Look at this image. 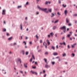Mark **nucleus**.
<instances>
[{"label": "nucleus", "mask_w": 77, "mask_h": 77, "mask_svg": "<svg viewBox=\"0 0 77 77\" xmlns=\"http://www.w3.org/2000/svg\"><path fill=\"white\" fill-rule=\"evenodd\" d=\"M57 14H58V15H60V13H59V12H58L57 13Z\"/></svg>", "instance_id": "obj_64"}, {"label": "nucleus", "mask_w": 77, "mask_h": 77, "mask_svg": "<svg viewBox=\"0 0 77 77\" xmlns=\"http://www.w3.org/2000/svg\"><path fill=\"white\" fill-rule=\"evenodd\" d=\"M44 60L45 61V62H46V63H47V60L45 58L44 59Z\"/></svg>", "instance_id": "obj_27"}, {"label": "nucleus", "mask_w": 77, "mask_h": 77, "mask_svg": "<svg viewBox=\"0 0 77 77\" xmlns=\"http://www.w3.org/2000/svg\"><path fill=\"white\" fill-rule=\"evenodd\" d=\"M77 45V43H74V44H73V45L75 46V45Z\"/></svg>", "instance_id": "obj_45"}, {"label": "nucleus", "mask_w": 77, "mask_h": 77, "mask_svg": "<svg viewBox=\"0 0 77 77\" xmlns=\"http://www.w3.org/2000/svg\"><path fill=\"white\" fill-rule=\"evenodd\" d=\"M56 48L57 49L58 48V45H57L56 46Z\"/></svg>", "instance_id": "obj_50"}, {"label": "nucleus", "mask_w": 77, "mask_h": 77, "mask_svg": "<svg viewBox=\"0 0 77 77\" xmlns=\"http://www.w3.org/2000/svg\"><path fill=\"white\" fill-rule=\"evenodd\" d=\"M70 34H68L67 35V37H70Z\"/></svg>", "instance_id": "obj_48"}, {"label": "nucleus", "mask_w": 77, "mask_h": 77, "mask_svg": "<svg viewBox=\"0 0 77 77\" xmlns=\"http://www.w3.org/2000/svg\"><path fill=\"white\" fill-rule=\"evenodd\" d=\"M13 37H11L10 38H9L8 39H12Z\"/></svg>", "instance_id": "obj_52"}, {"label": "nucleus", "mask_w": 77, "mask_h": 77, "mask_svg": "<svg viewBox=\"0 0 77 77\" xmlns=\"http://www.w3.org/2000/svg\"><path fill=\"white\" fill-rule=\"evenodd\" d=\"M60 29L61 30H62L63 29L64 33H66V26H63V27H61L60 28Z\"/></svg>", "instance_id": "obj_1"}, {"label": "nucleus", "mask_w": 77, "mask_h": 77, "mask_svg": "<svg viewBox=\"0 0 77 77\" xmlns=\"http://www.w3.org/2000/svg\"><path fill=\"white\" fill-rule=\"evenodd\" d=\"M73 16H77V14H74L73 15Z\"/></svg>", "instance_id": "obj_59"}, {"label": "nucleus", "mask_w": 77, "mask_h": 77, "mask_svg": "<svg viewBox=\"0 0 77 77\" xmlns=\"http://www.w3.org/2000/svg\"><path fill=\"white\" fill-rule=\"evenodd\" d=\"M32 58H31L29 60V61L30 62H32Z\"/></svg>", "instance_id": "obj_47"}, {"label": "nucleus", "mask_w": 77, "mask_h": 77, "mask_svg": "<svg viewBox=\"0 0 77 77\" xmlns=\"http://www.w3.org/2000/svg\"><path fill=\"white\" fill-rule=\"evenodd\" d=\"M52 65H54L55 64V62H52Z\"/></svg>", "instance_id": "obj_34"}, {"label": "nucleus", "mask_w": 77, "mask_h": 77, "mask_svg": "<svg viewBox=\"0 0 77 77\" xmlns=\"http://www.w3.org/2000/svg\"><path fill=\"white\" fill-rule=\"evenodd\" d=\"M29 4V2H26V5H28Z\"/></svg>", "instance_id": "obj_51"}, {"label": "nucleus", "mask_w": 77, "mask_h": 77, "mask_svg": "<svg viewBox=\"0 0 77 77\" xmlns=\"http://www.w3.org/2000/svg\"><path fill=\"white\" fill-rule=\"evenodd\" d=\"M48 11H49L50 13L51 12H52V9L51 8L48 9Z\"/></svg>", "instance_id": "obj_11"}, {"label": "nucleus", "mask_w": 77, "mask_h": 77, "mask_svg": "<svg viewBox=\"0 0 77 77\" xmlns=\"http://www.w3.org/2000/svg\"><path fill=\"white\" fill-rule=\"evenodd\" d=\"M45 67L46 68L48 69V68H50V66L46 64L45 65Z\"/></svg>", "instance_id": "obj_5"}, {"label": "nucleus", "mask_w": 77, "mask_h": 77, "mask_svg": "<svg viewBox=\"0 0 77 77\" xmlns=\"http://www.w3.org/2000/svg\"><path fill=\"white\" fill-rule=\"evenodd\" d=\"M59 21V20H56V21H55L54 22V23H57V22H58Z\"/></svg>", "instance_id": "obj_21"}, {"label": "nucleus", "mask_w": 77, "mask_h": 77, "mask_svg": "<svg viewBox=\"0 0 77 77\" xmlns=\"http://www.w3.org/2000/svg\"><path fill=\"white\" fill-rule=\"evenodd\" d=\"M58 2L59 3H60V4L61 3V1L60 0H58Z\"/></svg>", "instance_id": "obj_41"}, {"label": "nucleus", "mask_w": 77, "mask_h": 77, "mask_svg": "<svg viewBox=\"0 0 77 77\" xmlns=\"http://www.w3.org/2000/svg\"><path fill=\"white\" fill-rule=\"evenodd\" d=\"M21 7H22V6L21 5L20 6H17V8L19 9L20 8H21Z\"/></svg>", "instance_id": "obj_20"}, {"label": "nucleus", "mask_w": 77, "mask_h": 77, "mask_svg": "<svg viewBox=\"0 0 77 77\" xmlns=\"http://www.w3.org/2000/svg\"><path fill=\"white\" fill-rule=\"evenodd\" d=\"M63 45H66V43H65V42H63Z\"/></svg>", "instance_id": "obj_33"}, {"label": "nucleus", "mask_w": 77, "mask_h": 77, "mask_svg": "<svg viewBox=\"0 0 77 77\" xmlns=\"http://www.w3.org/2000/svg\"><path fill=\"white\" fill-rule=\"evenodd\" d=\"M30 72H31L33 74H35V72L34 71L31 70Z\"/></svg>", "instance_id": "obj_16"}, {"label": "nucleus", "mask_w": 77, "mask_h": 77, "mask_svg": "<svg viewBox=\"0 0 77 77\" xmlns=\"http://www.w3.org/2000/svg\"><path fill=\"white\" fill-rule=\"evenodd\" d=\"M47 43L48 44V45H49L50 44V42L48 40H47L46 41Z\"/></svg>", "instance_id": "obj_10"}, {"label": "nucleus", "mask_w": 77, "mask_h": 77, "mask_svg": "<svg viewBox=\"0 0 77 77\" xmlns=\"http://www.w3.org/2000/svg\"><path fill=\"white\" fill-rule=\"evenodd\" d=\"M25 19L26 20H27V17H26L25 18Z\"/></svg>", "instance_id": "obj_63"}, {"label": "nucleus", "mask_w": 77, "mask_h": 77, "mask_svg": "<svg viewBox=\"0 0 77 77\" xmlns=\"http://www.w3.org/2000/svg\"><path fill=\"white\" fill-rule=\"evenodd\" d=\"M20 62V63H22V61L20 59L18 58L17 60V62Z\"/></svg>", "instance_id": "obj_6"}, {"label": "nucleus", "mask_w": 77, "mask_h": 77, "mask_svg": "<svg viewBox=\"0 0 77 77\" xmlns=\"http://www.w3.org/2000/svg\"><path fill=\"white\" fill-rule=\"evenodd\" d=\"M37 7H38V8L39 9L42 10V8H40V6H38Z\"/></svg>", "instance_id": "obj_39"}, {"label": "nucleus", "mask_w": 77, "mask_h": 77, "mask_svg": "<svg viewBox=\"0 0 77 77\" xmlns=\"http://www.w3.org/2000/svg\"><path fill=\"white\" fill-rule=\"evenodd\" d=\"M3 32H6V29H3Z\"/></svg>", "instance_id": "obj_32"}, {"label": "nucleus", "mask_w": 77, "mask_h": 77, "mask_svg": "<svg viewBox=\"0 0 77 77\" xmlns=\"http://www.w3.org/2000/svg\"><path fill=\"white\" fill-rule=\"evenodd\" d=\"M48 52L47 51L45 53V55H48Z\"/></svg>", "instance_id": "obj_19"}, {"label": "nucleus", "mask_w": 77, "mask_h": 77, "mask_svg": "<svg viewBox=\"0 0 77 77\" xmlns=\"http://www.w3.org/2000/svg\"><path fill=\"white\" fill-rule=\"evenodd\" d=\"M74 46L73 45H72V48H74Z\"/></svg>", "instance_id": "obj_54"}, {"label": "nucleus", "mask_w": 77, "mask_h": 77, "mask_svg": "<svg viewBox=\"0 0 77 77\" xmlns=\"http://www.w3.org/2000/svg\"><path fill=\"white\" fill-rule=\"evenodd\" d=\"M5 11H6L5 10H3L2 11V15H5L6 14Z\"/></svg>", "instance_id": "obj_4"}, {"label": "nucleus", "mask_w": 77, "mask_h": 77, "mask_svg": "<svg viewBox=\"0 0 77 77\" xmlns=\"http://www.w3.org/2000/svg\"><path fill=\"white\" fill-rule=\"evenodd\" d=\"M47 10V9L46 8H45V9H44L43 8H42V9H41L42 10L45 11L46 13H48L49 12V11H46Z\"/></svg>", "instance_id": "obj_2"}, {"label": "nucleus", "mask_w": 77, "mask_h": 77, "mask_svg": "<svg viewBox=\"0 0 77 77\" xmlns=\"http://www.w3.org/2000/svg\"><path fill=\"white\" fill-rule=\"evenodd\" d=\"M35 37H36V38H37V39H38V35H35Z\"/></svg>", "instance_id": "obj_36"}, {"label": "nucleus", "mask_w": 77, "mask_h": 77, "mask_svg": "<svg viewBox=\"0 0 77 77\" xmlns=\"http://www.w3.org/2000/svg\"><path fill=\"white\" fill-rule=\"evenodd\" d=\"M42 49H40L38 50V52H42Z\"/></svg>", "instance_id": "obj_25"}, {"label": "nucleus", "mask_w": 77, "mask_h": 77, "mask_svg": "<svg viewBox=\"0 0 77 77\" xmlns=\"http://www.w3.org/2000/svg\"><path fill=\"white\" fill-rule=\"evenodd\" d=\"M40 43H42L43 42L42 40H40Z\"/></svg>", "instance_id": "obj_35"}, {"label": "nucleus", "mask_w": 77, "mask_h": 77, "mask_svg": "<svg viewBox=\"0 0 77 77\" xmlns=\"http://www.w3.org/2000/svg\"><path fill=\"white\" fill-rule=\"evenodd\" d=\"M20 72L22 74H23V71H20Z\"/></svg>", "instance_id": "obj_53"}, {"label": "nucleus", "mask_w": 77, "mask_h": 77, "mask_svg": "<svg viewBox=\"0 0 77 77\" xmlns=\"http://www.w3.org/2000/svg\"><path fill=\"white\" fill-rule=\"evenodd\" d=\"M29 44L30 45H31L32 44V41H31V42H29Z\"/></svg>", "instance_id": "obj_40"}, {"label": "nucleus", "mask_w": 77, "mask_h": 77, "mask_svg": "<svg viewBox=\"0 0 77 77\" xmlns=\"http://www.w3.org/2000/svg\"><path fill=\"white\" fill-rule=\"evenodd\" d=\"M6 35L7 36H9V34L8 33L6 32Z\"/></svg>", "instance_id": "obj_43"}, {"label": "nucleus", "mask_w": 77, "mask_h": 77, "mask_svg": "<svg viewBox=\"0 0 77 77\" xmlns=\"http://www.w3.org/2000/svg\"><path fill=\"white\" fill-rule=\"evenodd\" d=\"M24 66L25 68H27V65H26V63H24Z\"/></svg>", "instance_id": "obj_18"}, {"label": "nucleus", "mask_w": 77, "mask_h": 77, "mask_svg": "<svg viewBox=\"0 0 77 77\" xmlns=\"http://www.w3.org/2000/svg\"><path fill=\"white\" fill-rule=\"evenodd\" d=\"M34 74H35L36 75H38V73L37 72H35Z\"/></svg>", "instance_id": "obj_44"}, {"label": "nucleus", "mask_w": 77, "mask_h": 77, "mask_svg": "<svg viewBox=\"0 0 77 77\" xmlns=\"http://www.w3.org/2000/svg\"><path fill=\"white\" fill-rule=\"evenodd\" d=\"M21 52L22 53L23 55L24 54V51L23 50H22L21 51Z\"/></svg>", "instance_id": "obj_14"}, {"label": "nucleus", "mask_w": 77, "mask_h": 77, "mask_svg": "<svg viewBox=\"0 0 77 77\" xmlns=\"http://www.w3.org/2000/svg\"><path fill=\"white\" fill-rule=\"evenodd\" d=\"M39 14V13L38 12H36V14Z\"/></svg>", "instance_id": "obj_60"}, {"label": "nucleus", "mask_w": 77, "mask_h": 77, "mask_svg": "<svg viewBox=\"0 0 77 77\" xmlns=\"http://www.w3.org/2000/svg\"><path fill=\"white\" fill-rule=\"evenodd\" d=\"M67 10H65L64 11V13H65V15H67Z\"/></svg>", "instance_id": "obj_12"}, {"label": "nucleus", "mask_w": 77, "mask_h": 77, "mask_svg": "<svg viewBox=\"0 0 77 77\" xmlns=\"http://www.w3.org/2000/svg\"><path fill=\"white\" fill-rule=\"evenodd\" d=\"M46 74H45L44 75V77H46Z\"/></svg>", "instance_id": "obj_62"}, {"label": "nucleus", "mask_w": 77, "mask_h": 77, "mask_svg": "<svg viewBox=\"0 0 77 77\" xmlns=\"http://www.w3.org/2000/svg\"><path fill=\"white\" fill-rule=\"evenodd\" d=\"M53 55L55 56H57L58 55V53H57V52H54L53 53Z\"/></svg>", "instance_id": "obj_9"}, {"label": "nucleus", "mask_w": 77, "mask_h": 77, "mask_svg": "<svg viewBox=\"0 0 77 77\" xmlns=\"http://www.w3.org/2000/svg\"><path fill=\"white\" fill-rule=\"evenodd\" d=\"M70 48V46L69 45H67V48L68 49H69Z\"/></svg>", "instance_id": "obj_26"}, {"label": "nucleus", "mask_w": 77, "mask_h": 77, "mask_svg": "<svg viewBox=\"0 0 77 77\" xmlns=\"http://www.w3.org/2000/svg\"><path fill=\"white\" fill-rule=\"evenodd\" d=\"M43 45H45V48H47L48 45H47L46 42H44L43 43Z\"/></svg>", "instance_id": "obj_3"}, {"label": "nucleus", "mask_w": 77, "mask_h": 77, "mask_svg": "<svg viewBox=\"0 0 77 77\" xmlns=\"http://www.w3.org/2000/svg\"><path fill=\"white\" fill-rule=\"evenodd\" d=\"M49 2L46 1L45 3V5H48V3Z\"/></svg>", "instance_id": "obj_15"}, {"label": "nucleus", "mask_w": 77, "mask_h": 77, "mask_svg": "<svg viewBox=\"0 0 77 77\" xmlns=\"http://www.w3.org/2000/svg\"><path fill=\"white\" fill-rule=\"evenodd\" d=\"M66 6H67L66 5H64V4L63 5V6L64 8L66 7Z\"/></svg>", "instance_id": "obj_28"}, {"label": "nucleus", "mask_w": 77, "mask_h": 77, "mask_svg": "<svg viewBox=\"0 0 77 77\" xmlns=\"http://www.w3.org/2000/svg\"><path fill=\"white\" fill-rule=\"evenodd\" d=\"M55 16V15L54 13H52L51 14V17H54Z\"/></svg>", "instance_id": "obj_17"}, {"label": "nucleus", "mask_w": 77, "mask_h": 77, "mask_svg": "<svg viewBox=\"0 0 77 77\" xmlns=\"http://www.w3.org/2000/svg\"><path fill=\"white\" fill-rule=\"evenodd\" d=\"M13 45L14 46H15V45H17V43H14Z\"/></svg>", "instance_id": "obj_42"}, {"label": "nucleus", "mask_w": 77, "mask_h": 77, "mask_svg": "<svg viewBox=\"0 0 77 77\" xmlns=\"http://www.w3.org/2000/svg\"><path fill=\"white\" fill-rule=\"evenodd\" d=\"M69 28H67V31H69Z\"/></svg>", "instance_id": "obj_61"}, {"label": "nucleus", "mask_w": 77, "mask_h": 77, "mask_svg": "<svg viewBox=\"0 0 77 77\" xmlns=\"http://www.w3.org/2000/svg\"><path fill=\"white\" fill-rule=\"evenodd\" d=\"M20 29H21V30H22V24H20Z\"/></svg>", "instance_id": "obj_24"}, {"label": "nucleus", "mask_w": 77, "mask_h": 77, "mask_svg": "<svg viewBox=\"0 0 77 77\" xmlns=\"http://www.w3.org/2000/svg\"><path fill=\"white\" fill-rule=\"evenodd\" d=\"M32 68L34 69H35L36 68V66H33Z\"/></svg>", "instance_id": "obj_49"}, {"label": "nucleus", "mask_w": 77, "mask_h": 77, "mask_svg": "<svg viewBox=\"0 0 77 77\" xmlns=\"http://www.w3.org/2000/svg\"><path fill=\"white\" fill-rule=\"evenodd\" d=\"M32 57L33 58L34 60H35V57L33 54H32Z\"/></svg>", "instance_id": "obj_23"}, {"label": "nucleus", "mask_w": 77, "mask_h": 77, "mask_svg": "<svg viewBox=\"0 0 77 77\" xmlns=\"http://www.w3.org/2000/svg\"><path fill=\"white\" fill-rule=\"evenodd\" d=\"M72 55L73 56V57H74L75 56V54L74 53H72Z\"/></svg>", "instance_id": "obj_38"}, {"label": "nucleus", "mask_w": 77, "mask_h": 77, "mask_svg": "<svg viewBox=\"0 0 77 77\" xmlns=\"http://www.w3.org/2000/svg\"><path fill=\"white\" fill-rule=\"evenodd\" d=\"M56 28H57V26H54L53 27L52 29L53 30H55V29H56Z\"/></svg>", "instance_id": "obj_8"}, {"label": "nucleus", "mask_w": 77, "mask_h": 77, "mask_svg": "<svg viewBox=\"0 0 77 77\" xmlns=\"http://www.w3.org/2000/svg\"><path fill=\"white\" fill-rule=\"evenodd\" d=\"M66 22L67 23H68L70 22V21L69 19L68 18H66Z\"/></svg>", "instance_id": "obj_7"}, {"label": "nucleus", "mask_w": 77, "mask_h": 77, "mask_svg": "<svg viewBox=\"0 0 77 77\" xmlns=\"http://www.w3.org/2000/svg\"><path fill=\"white\" fill-rule=\"evenodd\" d=\"M51 48H52V49L54 50H55V47L54 46H52L51 47Z\"/></svg>", "instance_id": "obj_13"}, {"label": "nucleus", "mask_w": 77, "mask_h": 77, "mask_svg": "<svg viewBox=\"0 0 77 77\" xmlns=\"http://www.w3.org/2000/svg\"><path fill=\"white\" fill-rule=\"evenodd\" d=\"M66 55V54L65 53H64V54H63V57H64V56H65Z\"/></svg>", "instance_id": "obj_37"}, {"label": "nucleus", "mask_w": 77, "mask_h": 77, "mask_svg": "<svg viewBox=\"0 0 77 77\" xmlns=\"http://www.w3.org/2000/svg\"><path fill=\"white\" fill-rule=\"evenodd\" d=\"M39 46H37V49H38L39 48Z\"/></svg>", "instance_id": "obj_56"}, {"label": "nucleus", "mask_w": 77, "mask_h": 77, "mask_svg": "<svg viewBox=\"0 0 77 77\" xmlns=\"http://www.w3.org/2000/svg\"><path fill=\"white\" fill-rule=\"evenodd\" d=\"M72 25L71 24V23H69V24H68V26H72Z\"/></svg>", "instance_id": "obj_30"}, {"label": "nucleus", "mask_w": 77, "mask_h": 77, "mask_svg": "<svg viewBox=\"0 0 77 77\" xmlns=\"http://www.w3.org/2000/svg\"><path fill=\"white\" fill-rule=\"evenodd\" d=\"M74 35H75V36H77V34H75Z\"/></svg>", "instance_id": "obj_58"}, {"label": "nucleus", "mask_w": 77, "mask_h": 77, "mask_svg": "<svg viewBox=\"0 0 77 77\" xmlns=\"http://www.w3.org/2000/svg\"><path fill=\"white\" fill-rule=\"evenodd\" d=\"M43 72L44 73H45V70H43Z\"/></svg>", "instance_id": "obj_55"}, {"label": "nucleus", "mask_w": 77, "mask_h": 77, "mask_svg": "<svg viewBox=\"0 0 77 77\" xmlns=\"http://www.w3.org/2000/svg\"><path fill=\"white\" fill-rule=\"evenodd\" d=\"M29 54V52L28 51H26V55H28Z\"/></svg>", "instance_id": "obj_31"}, {"label": "nucleus", "mask_w": 77, "mask_h": 77, "mask_svg": "<svg viewBox=\"0 0 77 77\" xmlns=\"http://www.w3.org/2000/svg\"><path fill=\"white\" fill-rule=\"evenodd\" d=\"M12 40L11 39H8V41H11Z\"/></svg>", "instance_id": "obj_46"}, {"label": "nucleus", "mask_w": 77, "mask_h": 77, "mask_svg": "<svg viewBox=\"0 0 77 77\" xmlns=\"http://www.w3.org/2000/svg\"><path fill=\"white\" fill-rule=\"evenodd\" d=\"M23 42L24 43V44L25 45H26V42L25 41H24Z\"/></svg>", "instance_id": "obj_29"}, {"label": "nucleus", "mask_w": 77, "mask_h": 77, "mask_svg": "<svg viewBox=\"0 0 77 77\" xmlns=\"http://www.w3.org/2000/svg\"><path fill=\"white\" fill-rule=\"evenodd\" d=\"M50 35H51L52 37L54 34H53V32H52V33H50Z\"/></svg>", "instance_id": "obj_22"}, {"label": "nucleus", "mask_w": 77, "mask_h": 77, "mask_svg": "<svg viewBox=\"0 0 77 77\" xmlns=\"http://www.w3.org/2000/svg\"><path fill=\"white\" fill-rule=\"evenodd\" d=\"M55 37H57V34H56L55 35Z\"/></svg>", "instance_id": "obj_57"}]
</instances>
